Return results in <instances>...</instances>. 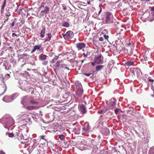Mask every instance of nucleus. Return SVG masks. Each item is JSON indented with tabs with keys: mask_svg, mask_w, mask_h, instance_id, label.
<instances>
[{
	"mask_svg": "<svg viewBox=\"0 0 154 154\" xmlns=\"http://www.w3.org/2000/svg\"><path fill=\"white\" fill-rule=\"evenodd\" d=\"M83 55H84V57H86L87 56L88 54H85V53H83Z\"/></svg>",
	"mask_w": 154,
	"mask_h": 154,
	"instance_id": "41",
	"label": "nucleus"
},
{
	"mask_svg": "<svg viewBox=\"0 0 154 154\" xmlns=\"http://www.w3.org/2000/svg\"><path fill=\"white\" fill-rule=\"evenodd\" d=\"M8 136L10 137H15V134L13 132L12 133H9L8 134Z\"/></svg>",
	"mask_w": 154,
	"mask_h": 154,
	"instance_id": "23",
	"label": "nucleus"
},
{
	"mask_svg": "<svg viewBox=\"0 0 154 154\" xmlns=\"http://www.w3.org/2000/svg\"><path fill=\"white\" fill-rule=\"evenodd\" d=\"M150 57V54H146V52L143 56V60L145 61H147L148 59H149Z\"/></svg>",
	"mask_w": 154,
	"mask_h": 154,
	"instance_id": "9",
	"label": "nucleus"
},
{
	"mask_svg": "<svg viewBox=\"0 0 154 154\" xmlns=\"http://www.w3.org/2000/svg\"><path fill=\"white\" fill-rule=\"evenodd\" d=\"M46 29L45 27H43L42 29L41 30L40 33V37L43 38L45 37V33Z\"/></svg>",
	"mask_w": 154,
	"mask_h": 154,
	"instance_id": "8",
	"label": "nucleus"
},
{
	"mask_svg": "<svg viewBox=\"0 0 154 154\" xmlns=\"http://www.w3.org/2000/svg\"><path fill=\"white\" fill-rule=\"evenodd\" d=\"M153 1H154V0H153Z\"/></svg>",
	"mask_w": 154,
	"mask_h": 154,
	"instance_id": "57",
	"label": "nucleus"
},
{
	"mask_svg": "<svg viewBox=\"0 0 154 154\" xmlns=\"http://www.w3.org/2000/svg\"><path fill=\"white\" fill-rule=\"evenodd\" d=\"M38 103V102L35 101L34 100L31 99L30 100L29 99V103H31V104H36Z\"/></svg>",
	"mask_w": 154,
	"mask_h": 154,
	"instance_id": "16",
	"label": "nucleus"
},
{
	"mask_svg": "<svg viewBox=\"0 0 154 154\" xmlns=\"http://www.w3.org/2000/svg\"><path fill=\"white\" fill-rule=\"evenodd\" d=\"M26 108L28 110H32L34 109H38V107L36 106H27Z\"/></svg>",
	"mask_w": 154,
	"mask_h": 154,
	"instance_id": "12",
	"label": "nucleus"
},
{
	"mask_svg": "<svg viewBox=\"0 0 154 154\" xmlns=\"http://www.w3.org/2000/svg\"><path fill=\"white\" fill-rule=\"evenodd\" d=\"M149 81L151 82H152V83H153V82H154V80L153 79H149Z\"/></svg>",
	"mask_w": 154,
	"mask_h": 154,
	"instance_id": "37",
	"label": "nucleus"
},
{
	"mask_svg": "<svg viewBox=\"0 0 154 154\" xmlns=\"http://www.w3.org/2000/svg\"><path fill=\"white\" fill-rule=\"evenodd\" d=\"M87 3L88 4H90V3L89 2H87Z\"/></svg>",
	"mask_w": 154,
	"mask_h": 154,
	"instance_id": "52",
	"label": "nucleus"
},
{
	"mask_svg": "<svg viewBox=\"0 0 154 154\" xmlns=\"http://www.w3.org/2000/svg\"><path fill=\"white\" fill-rule=\"evenodd\" d=\"M48 61L47 60H45L42 63L43 65H46L48 64Z\"/></svg>",
	"mask_w": 154,
	"mask_h": 154,
	"instance_id": "28",
	"label": "nucleus"
},
{
	"mask_svg": "<svg viewBox=\"0 0 154 154\" xmlns=\"http://www.w3.org/2000/svg\"><path fill=\"white\" fill-rule=\"evenodd\" d=\"M15 22L14 21H13L11 24L12 26H14V25Z\"/></svg>",
	"mask_w": 154,
	"mask_h": 154,
	"instance_id": "40",
	"label": "nucleus"
},
{
	"mask_svg": "<svg viewBox=\"0 0 154 154\" xmlns=\"http://www.w3.org/2000/svg\"><path fill=\"white\" fill-rule=\"evenodd\" d=\"M34 47L36 50L38 49H40L41 46L38 45H35L34 46Z\"/></svg>",
	"mask_w": 154,
	"mask_h": 154,
	"instance_id": "27",
	"label": "nucleus"
},
{
	"mask_svg": "<svg viewBox=\"0 0 154 154\" xmlns=\"http://www.w3.org/2000/svg\"><path fill=\"white\" fill-rule=\"evenodd\" d=\"M27 54H23V55H21L22 56L21 58H23V56H27Z\"/></svg>",
	"mask_w": 154,
	"mask_h": 154,
	"instance_id": "36",
	"label": "nucleus"
},
{
	"mask_svg": "<svg viewBox=\"0 0 154 154\" xmlns=\"http://www.w3.org/2000/svg\"><path fill=\"white\" fill-rule=\"evenodd\" d=\"M92 74V73H83V74L84 75H86L87 76H89L91 74Z\"/></svg>",
	"mask_w": 154,
	"mask_h": 154,
	"instance_id": "29",
	"label": "nucleus"
},
{
	"mask_svg": "<svg viewBox=\"0 0 154 154\" xmlns=\"http://www.w3.org/2000/svg\"><path fill=\"white\" fill-rule=\"evenodd\" d=\"M74 34L71 31H68L65 34L63 35V36L65 39L66 40H69L73 37Z\"/></svg>",
	"mask_w": 154,
	"mask_h": 154,
	"instance_id": "3",
	"label": "nucleus"
},
{
	"mask_svg": "<svg viewBox=\"0 0 154 154\" xmlns=\"http://www.w3.org/2000/svg\"><path fill=\"white\" fill-rule=\"evenodd\" d=\"M49 8L48 6H45V9L41 11L42 13H48L49 11Z\"/></svg>",
	"mask_w": 154,
	"mask_h": 154,
	"instance_id": "15",
	"label": "nucleus"
},
{
	"mask_svg": "<svg viewBox=\"0 0 154 154\" xmlns=\"http://www.w3.org/2000/svg\"><path fill=\"white\" fill-rule=\"evenodd\" d=\"M44 3H43L40 6V8L42 7H44Z\"/></svg>",
	"mask_w": 154,
	"mask_h": 154,
	"instance_id": "38",
	"label": "nucleus"
},
{
	"mask_svg": "<svg viewBox=\"0 0 154 154\" xmlns=\"http://www.w3.org/2000/svg\"><path fill=\"white\" fill-rule=\"evenodd\" d=\"M41 145L42 146H41V145L38 144L35 146V148H36L37 149L38 152L41 150V148H43L42 147L43 145L42 144Z\"/></svg>",
	"mask_w": 154,
	"mask_h": 154,
	"instance_id": "17",
	"label": "nucleus"
},
{
	"mask_svg": "<svg viewBox=\"0 0 154 154\" xmlns=\"http://www.w3.org/2000/svg\"><path fill=\"white\" fill-rule=\"evenodd\" d=\"M106 22L107 23H113V16L110 12H106L105 14Z\"/></svg>",
	"mask_w": 154,
	"mask_h": 154,
	"instance_id": "2",
	"label": "nucleus"
},
{
	"mask_svg": "<svg viewBox=\"0 0 154 154\" xmlns=\"http://www.w3.org/2000/svg\"><path fill=\"white\" fill-rule=\"evenodd\" d=\"M14 36H17V35L16 34L14 33H12V37H14Z\"/></svg>",
	"mask_w": 154,
	"mask_h": 154,
	"instance_id": "35",
	"label": "nucleus"
},
{
	"mask_svg": "<svg viewBox=\"0 0 154 154\" xmlns=\"http://www.w3.org/2000/svg\"><path fill=\"white\" fill-rule=\"evenodd\" d=\"M0 154H5V153L2 151H0Z\"/></svg>",
	"mask_w": 154,
	"mask_h": 154,
	"instance_id": "39",
	"label": "nucleus"
},
{
	"mask_svg": "<svg viewBox=\"0 0 154 154\" xmlns=\"http://www.w3.org/2000/svg\"><path fill=\"white\" fill-rule=\"evenodd\" d=\"M104 37L105 39H107L109 38L108 36L107 35H104Z\"/></svg>",
	"mask_w": 154,
	"mask_h": 154,
	"instance_id": "34",
	"label": "nucleus"
},
{
	"mask_svg": "<svg viewBox=\"0 0 154 154\" xmlns=\"http://www.w3.org/2000/svg\"><path fill=\"white\" fill-rule=\"evenodd\" d=\"M2 80H4V78H2Z\"/></svg>",
	"mask_w": 154,
	"mask_h": 154,
	"instance_id": "55",
	"label": "nucleus"
},
{
	"mask_svg": "<svg viewBox=\"0 0 154 154\" xmlns=\"http://www.w3.org/2000/svg\"><path fill=\"white\" fill-rule=\"evenodd\" d=\"M47 57V56L46 55L42 54H41L39 56V59L41 60H45Z\"/></svg>",
	"mask_w": 154,
	"mask_h": 154,
	"instance_id": "11",
	"label": "nucleus"
},
{
	"mask_svg": "<svg viewBox=\"0 0 154 154\" xmlns=\"http://www.w3.org/2000/svg\"><path fill=\"white\" fill-rule=\"evenodd\" d=\"M106 130H107V131H108V129H106Z\"/></svg>",
	"mask_w": 154,
	"mask_h": 154,
	"instance_id": "56",
	"label": "nucleus"
},
{
	"mask_svg": "<svg viewBox=\"0 0 154 154\" xmlns=\"http://www.w3.org/2000/svg\"><path fill=\"white\" fill-rule=\"evenodd\" d=\"M99 40L101 41H103V38L102 37H100L99 38Z\"/></svg>",
	"mask_w": 154,
	"mask_h": 154,
	"instance_id": "33",
	"label": "nucleus"
},
{
	"mask_svg": "<svg viewBox=\"0 0 154 154\" xmlns=\"http://www.w3.org/2000/svg\"><path fill=\"white\" fill-rule=\"evenodd\" d=\"M36 50L35 49V48H34H34L32 49V52H33L34 51H35Z\"/></svg>",
	"mask_w": 154,
	"mask_h": 154,
	"instance_id": "44",
	"label": "nucleus"
},
{
	"mask_svg": "<svg viewBox=\"0 0 154 154\" xmlns=\"http://www.w3.org/2000/svg\"><path fill=\"white\" fill-rule=\"evenodd\" d=\"M150 0H140V1H150Z\"/></svg>",
	"mask_w": 154,
	"mask_h": 154,
	"instance_id": "49",
	"label": "nucleus"
},
{
	"mask_svg": "<svg viewBox=\"0 0 154 154\" xmlns=\"http://www.w3.org/2000/svg\"><path fill=\"white\" fill-rule=\"evenodd\" d=\"M76 92L78 94L81 95L83 93V90L81 89H78Z\"/></svg>",
	"mask_w": 154,
	"mask_h": 154,
	"instance_id": "19",
	"label": "nucleus"
},
{
	"mask_svg": "<svg viewBox=\"0 0 154 154\" xmlns=\"http://www.w3.org/2000/svg\"><path fill=\"white\" fill-rule=\"evenodd\" d=\"M7 97H6V96H5L4 98H3V100H4L5 99H6V98Z\"/></svg>",
	"mask_w": 154,
	"mask_h": 154,
	"instance_id": "47",
	"label": "nucleus"
},
{
	"mask_svg": "<svg viewBox=\"0 0 154 154\" xmlns=\"http://www.w3.org/2000/svg\"><path fill=\"white\" fill-rule=\"evenodd\" d=\"M65 138V136L63 135H60L59 136L58 138L62 140H64Z\"/></svg>",
	"mask_w": 154,
	"mask_h": 154,
	"instance_id": "22",
	"label": "nucleus"
},
{
	"mask_svg": "<svg viewBox=\"0 0 154 154\" xmlns=\"http://www.w3.org/2000/svg\"><path fill=\"white\" fill-rule=\"evenodd\" d=\"M95 62H92L91 63V64L92 66H94L95 65Z\"/></svg>",
	"mask_w": 154,
	"mask_h": 154,
	"instance_id": "42",
	"label": "nucleus"
},
{
	"mask_svg": "<svg viewBox=\"0 0 154 154\" xmlns=\"http://www.w3.org/2000/svg\"><path fill=\"white\" fill-rule=\"evenodd\" d=\"M94 62L97 64L102 63L103 62V58L101 55H100L94 59Z\"/></svg>",
	"mask_w": 154,
	"mask_h": 154,
	"instance_id": "4",
	"label": "nucleus"
},
{
	"mask_svg": "<svg viewBox=\"0 0 154 154\" xmlns=\"http://www.w3.org/2000/svg\"><path fill=\"white\" fill-rule=\"evenodd\" d=\"M103 112V111H98V113L100 114H101Z\"/></svg>",
	"mask_w": 154,
	"mask_h": 154,
	"instance_id": "45",
	"label": "nucleus"
},
{
	"mask_svg": "<svg viewBox=\"0 0 154 154\" xmlns=\"http://www.w3.org/2000/svg\"><path fill=\"white\" fill-rule=\"evenodd\" d=\"M58 57H57L56 58H54V59L53 60H52L53 63H54V61L55 60H57L58 59Z\"/></svg>",
	"mask_w": 154,
	"mask_h": 154,
	"instance_id": "32",
	"label": "nucleus"
},
{
	"mask_svg": "<svg viewBox=\"0 0 154 154\" xmlns=\"http://www.w3.org/2000/svg\"><path fill=\"white\" fill-rule=\"evenodd\" d=\"M65 68L66 69H68V68L67 67H65Z\"/></svg>",
	"mask_w": 154,
	"mask_h": 154,
	"instance_id": "54",
	"label": "nucleus"
},
{
	"mask_svg": "<svg viewBox=\"0 0 154 154\" xmlns=\"http://www.w3.org/2000/svg\"><path fill=\"white\" fill-rule=\"evenodd\" d=\"M119 109H118L117 108H116L115 109V112L116 114H117L119 112Z\"/></svg>",
	"mask_w": 154,
	"mask_h": 154,
	"instance_id": "31",
	"label": "nucleus"
},
{
	"mask_svg": "<svg viewBox=\"0 0 154 154\" xmlns=\"http://www.w3.org/2000/svg\"><path fill=\"white\" fill-rule=\"evenodd\" d=\"M101 11H102V9H101V8H100V11H99V14H100V13H101Z\"/></svg>",
	"mask_w": 154,
	"mask_h": 154,
	"instance_id": "46",
	"label": "nucleus"
},
{
	"mask_svg": "<svg viewBox=\"0 0 154 154\" xmlns=\"http://www.w3.org/2000/svg\"><path fill=\"white\" fill-rule=\"evenodd\" d=\"M46 136L45 135H42L40 136L41 139H42L43 140H45L46 142H47V140L45 138Z\"/></svg>",
	"mask_w": 154,
	"mask_h": 154,
	"instance_id": "25",
	"label": "nucleus"
},
{
	"mask_svg": "<svg viewBox=\"0 0 154 154\" xmlns=\"http://www.w3.org/2000/svg\"><path fill=\"white\" fill-rule=\"evenodd\" d=\"M110 105L112 107L116 105V101L114 99H112L109 103Z\"/></svg>",
	"mask_w": 154,
	"mask_h": 154,
	"instance_id": "10",
	"label": "nucleus"
},
{
	"mask_svg": "<svg viewBox=\"0 0 154 154\" xmlns=\"http://www.w3.org/2000/svg\"><path fill=\"white\" fill-rule=\"evenodd\" d=\"M85 44L84 43H79L77 44V47L79 50H80L85 48Z\"/></svg>",
	"mask_w": 154,
	"mask_h": 154,
	"instance_id": "7",
	"label": "nucleus"
},
{
	"mask_svg": "<svg viewBox=\"0 0 154 154\" xmlns=\"http://www.w3.org/2000/svg\"><path fill=\"white\" fill-rule=\"evenodd\" d=\"M134 62L129 61L126 63V64L128 66H131V65H133L134 64Z\"/></svg>",
	"mask_w": 154,
	"mask_h": 154,
	"instance_id": "20",
	"label": "nucleus"
},
{
	"mask_svg": "<svg viewBox=\"0 0 154 154\" xmlns=\"http://www.w3.org/2000/svg\"><path fill=\"white\" fill-rule=\"evenodd\" d=\"M63 9L65 10H66V6L63 7Z\"/></svg>",
	"mask_w": 154,
	"mask_h": 154,
	"instance_id": "48",
	"label": "nucleus"
},
{
	"mask_svg": "<svg viewBox=\"0 0 154 154\" xmlns=\"http://www.w3.org/2000/svg\"><path fill=\"white\" fill-rule=\"evenodd\" d=\"M6 0H4V2L5 1V2H6Z\"/></svg>",
	"mask_w": 154,
	"mask_h": 154,
	"instance_id": "53",
	"label": "nucleus"
},
{
	"mask_svg": "<svg viewBox=\"0 0 154 154\" xmlns=\"http://www.w3.org/2000/svg\"><path fill=\"white\" fill-rule=\"evenodd\" d=\"M79 110L82 112V114H85L87 112L86 108L85 106L82 104L79 105Z\"/></svg>",
	"mask_w": 154,
	"mask_h": 154,
	"instance_id": "6",
	"label": "nucleus"
},
{
	"mask_svg": "<svg viewBox=\"0 0 154 154\" xmlns=\"http://www.w3.org/2000/svg\"><path fill=\"white\" fill-rule=\"evenodd\" d=\"M151 10L152 11H154V6L151 7Z\"/></svg>",
	"mask_w": 154,
	"mask_h": 154,
	"instance_id": "43",
	"label": "nucleus"
},
{
	"mask_svg": "<svg viewBox=\"0 0 154 154\" xmlns=\"http://www.w3.org/2000/svg\"><path fill=\"white\" fill-rule=\"evenodd\" d=\"M22 139H23V142H28L29 140L27 138H26V139H24V138L23 137L22 138Z\"/></svg>",
	"mask_w": 154,
	"mask_h": 154,
	"instance_id": "26",
	"label": "nucleus"
},
{
	"mask_svg": "<svg viewBox=\"0 0 154 154\" xmlns=\"http://www.w3.org/2000/svg\"><path fill=\"white\" fill-rule=\"evenodd\" d=\"M6 2H4V3H3V4L2 6V9H3L4 8V7L5 6V4H6Z\"/></svg>",
	"mask_w": 154,
	"mask_h": 154,
	"instance_id": "30",
	"label": "nucleus"
},
{
	"mask_svg": "<svg viewBox=\"0 0 154 154\" xmlns=\"http://www.w3.org/2000/svg\"><path fill=\"white\" fill-rule=\"evenodd\" d=\"M29 98L28 96H26L23 97L21 101V103L23 104L24 106H25L26 105L29 103Z\"/></svg>",
	"mask_w": 154,
	"mask_h": 154,
	"instance_id": "5",
	"label": "nucleus"
},
{
	"mask_svg": "<svg viewBox=\"0 0 154 154\" xmlns=\"http://www.w3.org/2000/svg\"><path fill=\"white\" fill-rule=\"evenodd\" d=\"M153 149L152 148H150V151H152Z\"/></svg>",
	"mask_w": 154,
	"mask_h": 154,
	"instance_id": "50",
	"label": "nucleus"
},
{
	"mask_svg": "<svg viewBox=\"0 0 154 154\" xmlns=\"http://www.w3.org/2000/svg\"><path fill=\"white\" fill-rule=\"evenodd\" d=\"M66 65L62 64L61 61H58L55 64L53 65V68L56 74H57V70H59L60 67L64 68Z\"/></svg>",
	"mask_w": 154,
	"mask_h": 154,
	"instance_id": "1",
	"label": "nucleus"
},
{
	"mask_svg": "<svg viewBox=\"0 0 154 154\" xmlns=\"http://www.w3.org/2000/svg\"><path fill=\"white\" fill-rule=\"evenodd\" d=\"M37 154H45V151L43 148H41V150L38 151Z\"/></svg>",
	"mask_w": 154,
	"mask_h": 154,
	"instance_id": "21",
	"label": "nucleus"
},
{
	"mask_svg": "<svg viewBox=\"0 0 154 154\" xmlns=\"http://www.w3.org/2000/svg\"><path fill=\"white\" fill-rule=\"evenodd\" d=\"M89 125L88 124H85L83 129L85 131H87L89 130Z\"/></svg>",
	"mask_w": 154,
	"mask_h": 154,
	"instance_id": "13",
	"label": "nucleus"
},
{
	"mask_svg": "<svg viewBox=\"0 0 154 154\" xmlns=\"http://www.w3.org/2000/svg\"><path fill=\"white\" fill-rule=\"evenodd\" d=\"M63 26L65 27H68L69 26V24L68 23L65 22L63 23Z\"/></svg>",
	"mask_w": 154,
	"mask_h": 154,
	"instance_id": "24",
	"label": "nucleus"
},
{
	"mask_svg": "<svg viewBox=\"0 0 154 154\" xmlns=\"http://www.w3.org/2000/svg\"><path fill=\"white\" fill-rule=\"evenodd\" d=\"M103 67H104V66H103V65H99V66H97L96 67V70L98 71H100Z\"/></svg>",
	"mask_w": 154,
	"mask_h": 154,
	"instance_id": "18",
	"label": "nucleus"
},
{
	"mask_svg": "<svg viewBox=\"0 0 154 154\" xmlns=\"http://www.w3.org/2000/svg\"><path fill=\"white\" fill-rule=\"evenodd\" d=\"M47 36H48V38H46L44 42V43L45 42L47 41H49L51 39V33H48L47 34Z\"/></svg>",
	"mask_w": 154,
	"mask_h": 154,
	"instance_id": "14",
	"label": "nucleus"
},
{
	"mask_svg": "<svg viewBox=\"0 0 154 154\" xmlns=\"http://www.w3.org/2000/svg\"><path fill=\"white\" fill-rule=\"evenodd\" d=\"M152 15L154 16V12H152Z\"/></svg>",
	"mask_w": 154,
	"mask_h": 154,
	"instance_id": "51",
	"label": "nucleus"
}]
</instances>
